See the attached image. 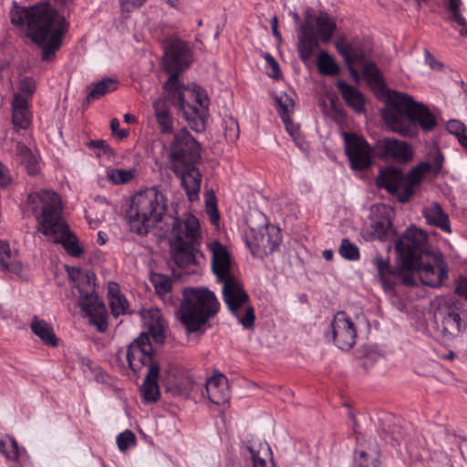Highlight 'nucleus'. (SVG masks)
I'll return each instance as SVG.
<instances>
[{
    "label": "nucleus",
    "instance_id": "1",
    "mask_svg": "<svg viewBox=\"0 0 467 467\" xmlns=\"http://www.w3.org/2000/svg\"><path fill=\"white\" fill-rule=\"evenodd\" d=\"M395 249L400 260L399 267H392L388 259L377 254L372 265L385 289H394L398 285L415 286L420 281L431 287L441 286L448 277L447 265L441 256L428 248L426 233L410 227L399 238Z\"/></svg>",
    "mask_w": 467,
    "mask_h": 467
},
{
    "label": "nucleus",
    "instance_id": "2",
    "mask_svg": "<svg viewBox=\"0 0 467 467\" xmlns=\"http://www.w3.org/2000/svg\"><path fill=\"white\" fill-rule=\"evenodd\" d=\"M193 62V50L187 41L171 36L164 46L163 67L170 75L163 88L170 102L182 111L190 128L202 132L208 115V97L199 86L192 88L180 82L179 77Z\"/></svg>",
    "mask_w": 467,
    "mask_h": 467
},
{
    "label": "nucleus",
    "instance_id": "3",
    "mask_svg": "<svg viewBox=\"0 0 467 467\" xmlns=\"http://www.w3.org/2000/svg\"><path fill=\"white\" fill-rule=\"evenodd\" d=\"M14 26L25 27L26 36L41 49V59L53 61L61 48L69 24L47 2L31 6H16L11 12Z\"/></svg>",
    "mask_w": 467,
    "mask_h": 467
},
{
    "label": "nucleus",
    "instance_id": "4",
    "mask_svg": "<svg viewBox=\"0 0 467 467\" xmlns=\"http://www.w3.org/2000/svg\"><path fill=\"white\" fill-rule=\"evenodd\" d=\"M26 206L36 220L39 233L62 244L73 257L83 254L77 236L63 217V205L57 192L47 190L32 192L27 197Z\"/></svg>",
    "mask_w": 467,
    "mask_h": 467
},
{
    "label": "nucleus",
    "instance_id": "5",
    "mask_svg": "<svg viewBox=\"0 0 467 467\" xmlns=\"http://www.w3.org/2000/svg\"><path fill=\"white\" fill-rule=\"evenodd\" d=\"M381 116L391 131L407 138L417 137L420 129L430 132L438 124L434 114L426 105L398 91L389 97Z\"/></svg>",
    "mask_w": 467,
    "mask_h": 467
},
{
    "label": "nucleus",
    "instance_id": "6",
    "mask_svg": "<svg viewBox=\"0 0 467 467\" xmlns=\"http://www.w3.org/2000/svg\"><path fill=\"white\" fill-rule=\"evenodd\" d=\"M212 268L218 281L223 284V298L230 312L245 329L254 326V307L249 305V296L240 282L231 273V255L227 248L218 241L210 244Z\"/></svg>",
    "mask_w": 467,
    "mask_h": 467
},
{
    "label": "nucleus",
    "instance_id": "7",
    "mask_svg": "<svg viewBox=\"0 0 467 467\" xmlns=\"http://www.w3.org/2000/svg\"><path fill=\"white\" fill-rule=\"evenodd\" d=\"M168 207V198L160 186L140 191L126 212L130 230L140 236L147 235L151 228L162 222Z\"/></svg>",
    "mask_w": 467,
    "mask_h": 467
},
{
    "label": "nucleus",
    "instance_id": "8",
    "mask_svg": "<svg viewBox=\"0 0 467 467\" xmlns=\"http://www.w3.org/2000/svg\"><path fill=\"white\" fill-rule=\"evenodd\" d=\"M220 310L215 294L205 287L183 289L178 311L179 319L188 333L204 331L208 321Z\"/></svg>",
    "mask_w": 467,
    "mask_h": 467
},
{
    "label": "nucleus",
    "instance_id": "9",
    "mask_svg": "<svg viewBox=\"0 0 467 467\" xmlns=\"http://www.w3.org/2000/svg\"><path fill=\"white\" fill-rule=\"evenodd\" d=\"M171 240V256L180 268H187L199 264L203 259L200 250L201 233L198 219L192 214L173 219Z\"/></svg>",
    "mask_w": 467,
    "mask_h": 467
},
{
    "label": "nucleus",
    "instance_id": "10",
    "mask_svg": "<svg viewBox=\"0 0 467 467\" xmlns=\"http://www.w3.org/2000/svg\"><path fill=\"white\" fill-rule=\"evenodd\" d=\"M337 29L334 19L326 12L317 16H306L298 30L297 51L303 62L312 58L320 43L327 44Z\"/></svg>",
    "mask_w": 467,
    "mask_h": 467
},
{
    "label": "nucleus",
    "instance_id": "11",
    "mask_svg": "<svg viewBox=\"0 0 467 467\" xmlns=\"http://www.w3.org/2000/svg\"><path fill=\"white\" fill-rule=\"evenodd\" d=\"M79 297L78 306L88 318L90 325L97 330L104 333L108 329V312L104 302L95 291V285L91 283L88 275H82L77 284Z\"/></svg>",
    "mask_w": 467,
    "mask_h": 467
},
{
    "label": "nucleus",
    "instance_id": "12",
    "mask_svg": "<svg viewBox=\"0 0 467 467\" xmlns=\"http://www.w3.org/2000/svg\"><path fill=\"white\" fill-rule=\"evenodd\" d=\"M201 145L186 130L174 134L170 145L171 168L189 164H198L201 161Z\"/></svg>",
    "mask_w": 467,
    "mask_h": 467
},
{
    "label": "nucleus",
    "instance_id": "13",
    "mask_svg": "<svg viewBox=\"0 0 467 467\" xmlns=\"http://www.w3.org/2000/svg\"><path fill=\"white\" fill-rule=\"evenodd\" d=\"M282 242L280 229L267 224L263 231L254 229L246 235V244L254 256L264 257L278 249Z\"/></svg>",
    "mask_w": 467,
    "mask_h": 467
},
{
    "label": "nucleus",
    "instance_id": "14",
    "mask_svg": "<svg viewBox=\"0 0 467 467\" xmlns=\"http://www.w3.org/2000/svg\"><path fill=\"white\" fill-rule=\"evenodd\" d=\"M345 151L351 168L364 171L370 167L373 159V149L361 136L355 133H344Z\"/></svg>",
    "mask_w": 467,
    "mask_h": 467
},
{
    "label": "nucleus",
    "instance_id": "15",
    "mask_svg": "<svg viewBox=\"0 0 467 467\" xmlns=\"http://www.w3.org/2000/svg\"><path fill=\"white\" fill-rule=\"evenodd\" d=\"M330 335L334 344L342 350H350L356 344L357 327L344 311L335 314L330 325Z\"/></svg>",
    "mask_w": 467,
    "mask_h": 467
},
{
    "label": "nucleus",
    "instance_id": "16",
    "mask_svg": "<svg viewBox=\"0 0 467 467\" xmlns=\"http://www.w3.org/2000/svg\"><path fill=\"white\" fill-rule=\"evenodd\" d=\"M127 360L130 369L139 372L143 367L160 366L155 360L153 348L146 333H141L127 349Z\"/></svg>",
    "mask_w": 467,
    "mask_h": 467
},
{
    "label": "nucleus",
    "instance_id": "17",
    "mask_svg": "<svg viewBox=\"0 0 467 467\" xmlns=\"http://www.w3.org/2000/svg\"><path fill=\"white\" fill-rule=\"evenodd\" d=\"M463 311L459 302L445 301L439 305L438 315L441 317L442 328L450 336L458 335L466 324L462 317Z\"/></svg>",
    "mask_w": 467,
    "mask_h": 467
},
{
    "label": "nucleus",
    "instance_id": "18",
    "mask_svg": "<svg viewBox=\"0 0 467 467\" xmlns=\"http://www.w3.org/2000/svg\"><path fill=\"white\" fill-rule=\"evenodd\" d=\"M337 53L343 57L351 78L356 82L359 81V72L355 67L356 64H362L366 58V52L359 41L352 40L346 42L344 40L336 43Z\"/></svg>",
    "mask_w": 467,
    "mask_h": 467
},
{
    "label": "nucleus",
    "instance_id": "19",
    "mask_svg": "<svg viewBox=\"0 0 467 467\" xmlns=\"http://www.w3.org/2000/svg\"><path fill=\"white\" fill-rule=\"evenodd\" d=\"M196 165L197 164H189L171 168L175 176L180 179L181 185L191 202L199 199L201 191L202 175Z\"/></svg>",
    "mask_w": 467,
    "mask_h": 467
},
{
    "label": "nucleus",
    "instance_id": "20",
    "mask_svg": "<svg viewBox=\"0 0 467 467\" xmlns=\"http://www.w3.org/2000/svg\"><path fill=\"white\" fill-rule=\"evenodd\" d=\"M376 151L382 159H391L400 162L409 161L413 155L406 141L394 138L379 140L376 145Z\"/></svg>",
    "mask_w": 467,
    "mask_h": 467
},
{
    "label": "nucleus",
    "instance_id": "21",
    "mask_svg": "<svg viewBox=\"0 0 467 467\" xmlns=\"http://www.w3.org/2000/svg\"><path fill=\"white\" fill-rule=\"evenodd\" d=\"M377 186L385 189L395 197L404 192L406 179L403 171L396 167L388 166L379 171L376 181Z\"/></svg>",
    "mask_w": 467,
    "mask_h": 467
},
{
    "label": "nucleus",
    "instance_id": "22",
    "mask_svg": "<svg viewBox=\"0 0 467 467\" xmlns=\"http://www.w3.org/2000/svg\"><path fill=\"white\" fill-rule=\"evenodd\" d=\"M431 171H432V166L428 161H420L414 166L408 175H405L406 184L404 192L402 194H399L398 201L401 203L408 202L415 194V191L422 180Z\"/></svg>",
    "mask_w": 467,
    "mask_h": 467
},
{
    "label": "nucleus",
    "instance_id": "23",
    "mask_svg": "<svg viewBox=\"0 0 467 467\" xmlns=\"http://www.w3.org/2000/svg\"><path fill=\"white\" fill-rule=\"evenodd\" d=\"M205 391L211 402L216 405H225L230 400V391L227 378L222 374H215L209 378L205 383Z\"/></svg>",
    "mask_w": 467,
    "mask_h": 467
},
{
    "label": "nucleus",
    "instance_id": "24",
    "mask_svg": "<svg viewBox=\"0 0 467 467\" xmlns=\"http://www.w3.org/2000/svg\"><path fill=\"white\" fill-rule=\"evenodd\" d=\"M11 105L14 129L16 131L27 130L32 122V112L29 109L27 99L20 94H15Z\"/></svg>",
    "mask_w": 467,
    "mask_h": 467
},
{
    "label": "nucleus",
    "instance_id": "25",
    "mask_svg": "<svg viewBox=\"0 0 467 467\" xmlns=\"http://www.w3.org/2000/svg\"><path fill=\"white\" fill-rule=\"evenodd\" d=\"M140 317L144 327L156 343H162L165 340V324L161 313L157 308L142 310Z\"/></svg>",
    "mask_w": 467,
    "mask_h": 467
},
{
    "label": "nucleus",
    "instance_id": "26",
    "mask_svg": "<svg viewBox=\"0 0 467 467\" xmlns=\"http://www.w3.org/2000/svg\"><path fill=\"white\" fill-rule=\"evenodd\" d=\"M159 379L160 366H150L140 387L142 402L154 403L159 400L161 397L160 387L158 384Z\"/></svg>",
    "mask_w": 467,
    "mask_h": 467
},
{
    "label": "nucleus",
    "instance_id": "27",
    "mask_svg": "<svg viewBox=\"0 0 467 467\" xmlns=\"http://www.w3.org/2000/svg\"><path fill=\"white\" fill-rule=\"evenodd\" d=\"M336 87L348 107L357 113L365 111V96L356 87L349 85L343 79H338Z\"/></svg>",
    "mask_w": 467,
    "mask_h": 467
},
{
    "label": "nucleus",
    "instance_id": "28",
    "mask_svg": "<svg viewBox=\"0 0 467 467\" xmlns=\"http://www.w3.org/2000/svg\"><path fill=\"white\" fill-rule=\"evenodd\" d=\"M30 329L46 346L56 348L58 346V338L57 337L53 327L46 320L34 316Z\"/></svg>",
    "mask_w": 467,
    "mask_h": 467
},
{
    "label": "nucleus",
    "instance_id": "29",
    "mask_svg": "<svg viewBox=\"0 0 467 467\" xmlns=\"http://www.w3.org/2000/svg\"><path fill=\"white\" fill-rule=\"evenodd\" d=\"M422 214L429 224L440 228L445 233L451 232L449 216L438 202H432L425 207Z\"/></svg>",
    "mask_w": 467,
    "mask_h": 467
},
{
    "label": "nucleus",
    "instance_id": "30",
    "mask_svg": "<svg viewBox=\"0 0 467 467\" xmlns=\"http://www.w3.org/2000/svg\"><path fill=\"white\" fill-rule=\"evenodd\" d=\"M153 109L161 132L162 134L171 133L173 131L174 120L167 101L158 99L153 102Z\"/></svg>",
    "mask_w": 467,
    "mask_h": 467
},
{
    "label": "nucleus",
    "instance_id": "31",
    "mask_svg": "<svg viewBox=\"0 0 467 467\" xmlns=\"http://www.w3.org/2000/svg\"><path fill=\"white\" fill-rule=\"evenodd\" d=\"M0 265L3 270L20 275L23 265L18 261L16 253L10 249L8 242L0 240Z\"/></svg>",
    "mask_w": 467,
    "mask_h": 467
},
{
    "label": "nucleus",
    "instance_id": "32",
    "mask_svg": "<svg viewBox=\"0 0 467 467\" xmlns=\"http://www.w3.org/2000/svg\"><path fill=\"white\" fill-rule=\"evenodd\" d=\"M16 161L25 166L29 175L38 173L40 168L36 156L21 141L16 145Z\"/></svg>",
    "mask_w": 467,
    "mask_h": 467
},
{
    "label": "nucleus",
    "instance_id": "33",
    "mask_svg": "<svg viewBox=\"0 0 467 467\" xmlns=\"http://www.w3.org/2000/svg\"><path fill=\"white\" fill-rule=\"evenodd\" d=\"M108 297L111 314L115 317L127 314L129 303L126 297L120 293L118 284L110 283L109 285Z\"/></svg>",
    "mask_w": 467,
    "mask_h": 467
},
{
    "label": "nucleus",
    "instance_id": "34",
    "mask_svg": "<svg viewBox=\"0 0 467 467\" xmlns=\"http://www.w3.org/2000/svg\"><path fill=\"white\" fill-rule=\"evenodd\" d=\"M360 65L362 66V77L367 81L368 85L371 88L382 89L385 87V83L376 64L371 61H366L365 59Z\"/></svg>",
    "mask_w": 467,
    "mask_h": 467
},
{
    "label": "nucleus",
    "instance_id": "35",
    "mask_svg": "<svg viewBox=\"0 0 467 467\" xmlns=\"http://www.w3.org/2000/svg\"><path fill=\"white\" fill-rule=\"evenodd\" d=\"M0 451L13 462H19L26 453L25 449L18 446L16 439L8 435L0 440Z\"/></svg>",
    "mask_w": 467,
    "mask_h": 467
},
{
    "label": "nucleus",
    "instance_id": "36",
    "mask_svg": "<svg viewBox=\"0 0 467 467\" xmlns=\"http://www.w3.org/2000/svg\"><path fill=\"white\" fill-rule=\"evenodd\" d=\"M247 450L250 452V457L253 462L254 467H266V459L271 456V448L266 442H259L257 445L249 444Z\"/></svg>",
    "mask_w": 467,
    "mask_h": 467
},
{
    "label": "nucleus",
    "instance_id": "37",
    "mask_svg": "<svg viewBox=\"0 0 467 467\" xmlns=\"http://www.w3.org/2000/svg\"><path fill=\"white\" fill-rule=\"evenodd\" d=\"M318 71L325 76H337L340 72L338 65L327 52L322 51L317 57Z\"/></svg>",
    "mask_w": 467,
    "mask_h": 467
},
{
    "label": "nucleus",
    "instance_id": "38",
    "mask_svg": "<svg viewBox=\"0 0 467 467\" xmlns=\"http://www.w3.org/2000/svg\"><path fill=\"white\" fill-rule=\"evenodd\" d=\"M117 89V82L112 78H104L98 82L91 88L90 92L87 96L88 101L96 100L103 97L104 95L112 92Z\"/></svg>",
    "mask_w": 467,
    "mask_h": 467
},
{
    "label": "nucleus",
    "instance_id": "39",
    "mask_svg": "<svg viewBox=\"0 0 467 467\" xmlns=\"http://www.w3.org/2000/svg\"><path fill=\"white\" fill-rule=\"evenodd\" d=\"M166 392L171 393L174 397L187 396L190 390V380L188 379L171 380H162Z\"/></svg>",
    "mask_w": 467,
    "mask_h": 467
},
{
    "label": "nucleus",
    "instance_id": "40",
    "mask_svg": "<svg viewBox=\"0 0 467 467\" xmlns=\"http://www.w3.org/2000/svg\"><path fill=\"white\" fill-rule=\"evenodd\" d=\"M275 102L277 106V111L282 118V120L284 121L286 129L288 130V126L291 123L290 114L294 108V100L287 95H285L284 97H277L275 99Z\"/></svg>",
    "mask_w": 467,
    "mask_h": 467
},
{
    "label": "nucleus",
    "instance_id": "41",
    "mask_svg": "<svg viewBox=\"0 0 467 467\" xmlns=\"http://www.w3.org/2000/svg\"><path fill=\"white\" fill-rule=\"evenodd\" d=\"M150 281L156 290L161 296L167 295L172 287V282L170 276L161 274H153L150 276Z\"/></svg>",
    "mask_w": 467,
    "mask_h": 467
},
{
    "label": "nucleus",
    "instance_id": "42",
    "mask_svg": "<svg viewBox=\"0 0 467 467\" xmlns=\"http://www.w3.org/2000/svg\"><path fill=\"white\" fill-rule=\"evenodd\" d=\"M338 252L346 260L358 261L360 258L358 247L355 244L351 243L348 238L342 239Z\"/></svg>",
    "mask_w": 467,
    "mask_h": 467
},
{
    "label": "nucleus",
    "instance_id": "43",
    "mask_svg": "<svg viewBox=\"0 0 467 467\" xmlns=\"http://www.w3.org/2000/svg\"><path fill=\"white\" fill-rule=\"evenodd\" d=\"M135 176L133 170L115 169L109 172V179L114 184L128 183Z\"/></svg>",
    "mask_w": 467,
    "mask_h": 467
},
{
    "label": "nucleus",
    "instance_id": "44",
    "mask_svg": "<svg viewBox=\"0 0 467 467\" xmlns=\"http://www.w3.org/2000/svg\"><path fill=\"white\" fill-rule=\"evenodd\" d=\"M116 442L119 451H125L136 444V436L131 431L126 430L117 436Z\"/></svg>",
    "mask_w": 467,
    "mask_h": 467
},
{
    "label": "nucleus",
    "instance_id": "45",
    "mask_svg": "<svg viewBox=\"0 0 467 467\" xmlns=\"http://www.w3.org/2000/svg\"><path fill=\"white\" fill-rule=\"evenodd\" d=\"M447 130L450 133L455 135L457 139H459L462 135L467 133V129L465 125L456 119L450 120L447 125Z\"/></svg>",
    "mask_w": 467,
    "mask_h": 467
},
{
    "label": "nucleus",
    "instance_id": "46",
    "mask_svg": "<svg viewBox=\"0 0 467 467\" xmlns=\"http://www.w3.org/2000/svg\"><path fill=\"white\" fill-rule=\"evenodd\" d=\"M147 0H119L122 12H132L133 10L142 6Z\"/></svg>",
    "mask_w": 467,
    "mask_h": 467
},
{
    "label": "nucleus",
    "instance_id": "47",
    "mask_svg": "<svg viewBox=\"0 0 467 467\" xmlns=\"http://www.w3.org/2000/svg\"><path fill=\"white\" fill-rule=\"evenodd\" d=\"M391 226L392 223L389 220L378 221L375 223V232L379 238H384L389 234Z\"/></svg>",
    "mask_w": 467,
    "mask_h": 467
},
{
    "label": "nucleus",
    "instance_id": "48",
    "mask_svg": "<svg viewBox=\"0 0 467 467\" xmlns=\"http://www.w3.org/2000/svg\"><path fill=\"white\" fill-rule=\"evenodd\" d=\"M357 462L358 467H379V460L376 458L368 461V455L363 451L359 452Z\"/></svg>",
    "mask_w": 467,
    "mask_h": 467
},
{
    "label": "nucleus",
    "instance_id": "49",
    "mask_svg": "<svg viewBox=\"0 0 467 467\" xmlns=\"http://www.w3.org/2000/svg\"><path fill=\"white\" fill-rule=\"evenodd\" d=\"M424 61L433 70H441L443 64L438 61L434 56L427 49L424 48Z\"/></svg>",
    "mask_w": 467,
    "mask_h": 467
},
{
    "label": "nucleus",
    "instance_id": "50",
    "mask_svg": "<svg viewBox=\"0 0 467 467\" xmlns=\"http://www.w3.org/2000/svg\"><path fill=\"white\" fill-rule=\"evenodd\" d=\"M11 182L12 178L8 169L5 166L0 164V187L6 188L10 185Z\"/></svg>",
    "mask_w": 467,
    "mask_h": 467
},
{
    "label": "nucleus",
    "instance_id": "51",
    "mask_svg": "<svg viewBox=\"0 0 467 467\" xmlns=\"http://www.w3.org/2000/svg\"><path fill=\"white\" fill-rule=\"evenodd\" d=\"M88 146L91 149H98L100 151H102L103 153H107L110 150L108 143L102 140H90L88 143Z\"/></svg>",
    "mask_w": 467,
    "mask_h": 467
},
{
    "label": "nucleus",
    "instance_id": "52",
    "mask_svg": "<svg viewBox=\"0 0 467 467\" xmlns=\"http://www.w3.org/2000/svg\"><path fill=\"white\" fill-rule=\"evenodd\" d=\"M455 292L467 299V277H462L458 280Z\"/></svg>",
    "mask_w": 467,
    "mask_h": 467
},
{
    "label": "nucleus",
    "instance_id": "53",
    "mask_svg": "<svg viewBox=\"0 0 467 467\" xmlns=\"http://www.w3.org/2000/svg\"><path fill=\"white\" fill-rule=\"evenodd\" d=\"M442 162H443V156L441 153H437L433 157V164H431L432 171L435 173H438L441 171V169L442 167Z\"/></svg>",
    "mask_w": 467,
    "mask_h": 467
},
{
    "label": "nucleus",
    "instance_id": "54",
    "mask_svg": "<svg viewBox=\"0 0 467 467\" xmlns=\"http://www.w3.org/2000/svg\"><path fill=\"white\" fill-rule=\"evenodd\" d=\"M266 60L271 65L273 69V78H277L279 77L280 71L277 62L275 60V58L271 55L266 56Z\"/></svg>",
    "mask_w": 467,
    "mask_h": 467
},
{
    "label": "nucleus",
    "instance_id": "55",
    "mask_svg": "<svg viewBox=\"0 0 467 467\" xmlns=\"http://www.w3.org/2000/svg\"><path fill=\"white\" fill-rule=\"evenodd\" d=\"M450 12L451 14L452 21L457 23L459 26L465 25L466 20L462 16V15L461 14V10L460 9L452 10V11H450Z\"/></svg>",
    "mask_w": 467,
    "mask_h": 467
},
{
    "label": "nucleus",
    "instance_id": "56",
    "mask_svg": "<svg viewBox=\"0 0 467 467\" xmlns=\"http://www.w3.org/2000/svg\"><path fill=\"white\" fill-rule=\"evenodd\" d=\"M446 1V6L449 9V11L460 9V6L462 5V0H445Z\"/></svg>",
    "mask_w": 467,
    "mask_h": 467
},
{
    "label": "nucleus",
    "instance_id": "57",
    "mask_svg": "<svg viewBox=\"0 0 467 467\" xmlns=\"http://www.w3.org/2000/svg\"><path fill=\"white\" fill-rule=\"evenodd\" d=\"M271 28H272V32H273V35L274 36L280 40L281 39V34L279 33L278 29H277V18L275 16L274 18H272L271 22Z\"/></svg>",
    "mask_w": 467,
    "mask_h": 467
},
{
    "label": "nucleus",
    "instance_id": "58",
    "mask_svg": "<svg viewBox=\"0 0 467 467\" xmlns=\"http://www.w3.org/2000/svg\"><path fill=\"white\" fill-rule=\"evenodd\" d=\"M119 121L118 119H112L110 121V130L112 133H116L119 130Z\"/></svg>",
    "mask_w": 467,
    "mask_h": 467
},
{
    "label": "nucleus",
    "instance_id": "59",
    "mask_svg": "<svg viewBox=\"0 0 467 467\" xmlns=\"http://www.w3.org/2000/svg\"><path fill=\"white\" fill-rule=\"evenodd\" d=\"M115 134H117L119 138L124 139L129 136L130 131H129V130L122 129V130H119Z\"/></svg>",
    "mask_w": 467,
    "mask_h": 467
},
{
    "label": "nucleus",
    "instance_id": "60",
    "mask_svg": "<svg viewBox=\"0 0 467 467\" xmlns=\"http://www.w3.org/2000/svg\"><path fill=\"white\" fill-rule=\"evenodd\" d=\"M124 120L127 122V123H134L136 122V117L131 115V114H125L124 115Z\"/></svg>",
    "mask_w": 467,
    "mask_h": 467
},
{
    "label": "nucleus",
    "instance_id": "61",
    "mask_svg": "<svg viewBox=\"0 0 467 467\" xmlns=\"http://www.w3.org/2000/svg\"><path fill=\"white\" fill-rule=\"evenodd\" d=\"M460 144L467 150V133L458 139Z\"/></svg>",
    "mask_w": 467,
    "mask_h": 467
},
{
    "label": "nucleus",
    "instance_id": "62",
    "mask_svg": "<svg viewBox=\"0 0 467 467\" xmlns=\"http://www.w3.org/2000/svg\"><path fill=\"white\" fill-rule=\"evenodd\" d=\"M323 255L326 260H331L333 258V252L331 250H325Z\"/></svg>",
    "mask_w": 467,
    "mask_h": 467
},
{
    "label": "nucleus",
    "instance_id": "63",
    "mask_svg": "<svg viewBox=\"0 0 467 467\" xmlns=\"http://www.w3.org/2000/svg\"><path fill=\"white\" fill-rule=\"evenodd\" d=\"M98 243L99 244H105L106 243V238L104 237V234L102 232H99L98 233Z\"/></svg>",
    "mask_w": 467,
    "mask_h": 467
},
{
    "label": "nucleus",
    "instance_id": "64",
    "mask_svg": "<svg viewBox=\"0 0 467 467\" xmlns=\"http://www.w3.org/2000/svg\"><path fill=\"white\" fill-rule=\"evenodd\" d=\"M461 26V34L462 36H467V21L465 22V25H462Z\"/></svg>",
    "mask_w": 467,
    "mask_h": 467
}]
</instances>
